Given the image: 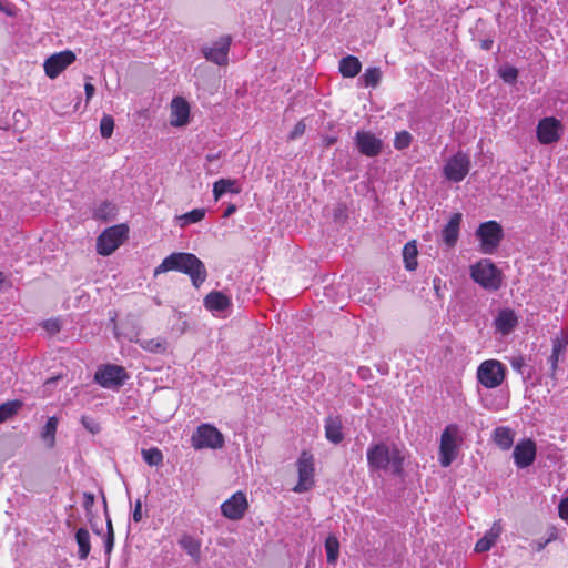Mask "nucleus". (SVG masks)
I'll list each match as a JSON object with an SVG mask.
<instances>
[{"label": "nucleus", "instance_id": "nucleus-1", "mask_svg": "<svg viewBox=\"0 0 568 568\" xmlns=\"http://www.w3.org/2000/svg\"><path fill=\"white\" fill-rule=\"evenodd\" d=\"M403 460L398 448L390 449L384 443L374 444L367 449V464L372 470H386L390 467L393 474L399 475L403 470Z\"/></svg>", "mask_w": 568, "mask_h": 568}, {"label": "nucleus", "instance_id": "nucleus-2", "mask_svg": "<svg viewBox=\"0 0 568 568\" xmlns=\"http://www.w3.org/2000/svg\"><path fill=\"white\" fill-rule=\"evenodd\" d=\"M129 227L126 224H118L105 229L97 239V251L100 255L112 254L126 239Z\"/></svg>", "mask_w": 568, "mask_h": 568}, {"label": "nucleus", "instance_id": "nucleus-3", "mask_svg": "<svg viewBox=\"0 0 568 568\" xmlns=\"http://www.w3.org/2000/svg\"><path fill=\"white\" fill-rule=\"evenodd\" d=\"M470 275L476 283L486 290L496 291L500 287V272L489 260H483L473 265Z\"/></svg>", "mask_w": 568, "mask_h": 568}, {"label": "nucleus", "instance_id": "nucleus-4", "mask_svg": "<svg viewBox=\"0 0 568 568\" xmlns=\"http://www.w3.org/2000/svg\"><path fill=\"white\" fill-rule=\"evenodd\" d=\"M476 375L485 388H496L505 381L506 367L497 359H487L478 366Z\"/></svg>", "mask_w": 568, "mask_h": 568}, {"label": "nucleus", "instance_id": "nucleus-5", "mask_svg": "<svg viewBox=\"0 0 568 568\" xmlns=\"http://www.w3.org/2000/svg\"><path fill=\"white\" fill-rule=\"evenodd\" d=\"M476 236L480 241L481 252L493 254L503 239V227L496 221H488L479 225Z\"/></svg>", "mask_w": 568, "mask_h": 568}, {"label": "nucleus", "instance_id": "nucleus-6", "mask_svg": "<svg viewBox=\"0 0 568 568\" xmlns=\"http://www.w3.org/2000/svg\"><path fill=\"white\" fill-rule=\"evenodd\" d=\"M224 445V436L214 426L210 424H202L196 428V432L192 436V446L195 449L222 448Z\"/></svg>", "mask_w": 568, "mask_h": 568}, {"label": "nucleus", "instance_id": "nucleus-7", "mask_svg": "<svg viewBox=\"0 0 568 568\" xmlns=\"http://www.w3.org/2000/svg\"><path fill=\"white\" fill-rule=\"evenodd\" d=\"M298 483L293 491L302 494L308 491L314 486V463L313 456L303 452L297 460Z\"/></svg>", "mask_w": 568, "mask_h": 568}, {"label": "nucleus", "instance_id": "nucleus-8", "mask_svg": "<svg viewBox=\"0 0 568 568\" xmlns=\"http://www.w3.org/2000/svg\"><path fill=\"white\" fill-rule=\"evenodd\" d=\"M470 169V160L468 155L457 152L446 162L444 166V175L447 180L458 183L463 181Z\"/></svg>", "mask_w": 568, "mask_h": 568}, {"label": "nucleus", "instance_id": "nucleus-9", "mask_svg": "<svg viewBox=\"0 0 568 568\" xmlns=\"http://www.w3.org/2000/svg\"><path fill=\"white\" fill-rule=\"evenodd\" d=\"M194 254L192 253H172L166 256L162 263L154 270V275L165 273L169 271H178L186 274L190 271V266L193 265Z\"/></svg>", "mask_w": 568, "mask_h": 568}, {"label": "nucleus", "instance_id": "nucleus-10", "mask_svg": "<svg viewBox=\"0 0 568 568\" xmlns=\"http://www.w3.org/2000/svg\"><path fill=\"white\" fill-rule=\"evenodd\" d=\"M126 378V372L122 366L110 364L99 368L94 375L95 382L106 388L121 386Z\"/></svg>", "mask_w": 568, "mask_h": 568}, {"label": "nucleus", "instance_id": "nucleus-11", "mask_svg": "<svg viewBox=\"0 0 568 568\" xmlns=\"http://www.w3.org/2000/svg\"><path fill=\"white\" fill-rule=\"evenodd\" d=\"M247 509L248 503L246 495L242 491H236L221 505L222 515L230 520L242 519Z\"/></svg>", "mask_w": 568, "mask_h": 568}, {"label": "nucleus", "instance_id": "nucleus-12", "mask_svg": "<svg viewBox=\"0 0 568 568\" xmlns=\"http://www.w3.org/2000/svg\"><path fill=\"white\" fill-rule=\"evenodd\" d=\"M457 427L449 425L442 433L439 445V462L443 467H448L456 458V440L455 436Z\"/></svg>", "mask_w": 568, "mask_h": 568}, {"label": "nucleus", "instance_id": "nucleus-13", "mask_svg": "<svg viewBox=\"0 0 568 568\" xmlns=\"http://www.w3.org/2000/svg\"><path fill=\"white\" fill-rule=\"evenodd\" d=\"M75 61V54L71 50H65L50 55L43 64L45 74L50 79H55L62 71Z\"/></svg>", "mask_w": 568, "mask_h": 568}, {"label": "nucleus", "instance_id": "nucleus-14", "mask_svg": "<svg viewBox=\"0 0 568 568\" xmlns=\"http://www.w3.org/2000/svg\"><path fill=\"white\" fill-rule=\"evenodd\" d=\"M231 42L232 38L230 36H223L211 47H203L202 53L206 60L212 61L219 65H225L227 63V54Z\"/></svg>", "mask_w": 568, "mask_h": 568}, {"label": "nucleus", "instance_id": "nucleus-15", "mask_svg": "<svg viewBox=\"0 0 568 568\" xmlns=\"http://www.w3.org/2000/svg\"><path fill=\"white\" fill-rule=\"evenodd\" d=\"M561 123L555 118H545L537 125V138L541 144H551L560 139Z\"/></svg>", "mask_w": 568, "mask_h": 568}, {"label": "nucleus", "instance_id": "nucleus-16", "mask_svg": "<svg viewBox=\"0 0 568 568\" xmlns=\"http://www.w3.org/2000/svg\"><path fill=\"white\" fill-rule=\"evenodd\" d=\"M537 447L534 440L525 439L518 443L513 452V457L518 468L530 466L536 458Z\"/></svg>", "mask_w": 568, "mask_h": 568}, {"label": "nucleus", "instance_id": "nucleus-17", "mask_svg": "<svg viewBox=\"0 0 568 568\" xmlns=\"http://www.w3.org/2000/svg\"><path fill=\"white\" fill-rule=\"evenodd\" d=\"M358 151L366 156H376L382 151V141L369 131H358L355 136Z\"/></svg>", "mask_w": 568, "mask_h": 568}, {"label": "nucleus", "instance_id": "nucleus-18", "mask_svg": "<svg viewBox=\"0 0 568 568\" xmlns=\"http://www.w3.org/2000/svg\"><path fill=\"white\" fill-rule=\"evenodd\" d=\"M190 105L184 98L176 97L171 102V125L183 126L187 124Z\"/></svg>", "mask_w": 568, "mask_h": 568}, {"label": "nucleus", "instance_id": "nucleus-19", "mask_svg": "<svg viewBox=\"0 0 568 568\" xmlns=\"http://www.w3.org/2000/svg\"><path fill=\"white\" fill-rule=\"evenodd\" d=\"M494 325L497 332L508 335L518 325V317L513 310L504 308L495 317Z\"/></svg>", "mask_w": 568, "mask_h": 568}, {"label": "nucleus", "instance_id": "nucleus-20", "mask_svg": "<svg viewBox=\"0 0 568 568\" xmlns=\"http://www.w3.org/2000/svg\"><path fill=\"white\" fill-rule=\"evenodd\" d=\"M462 219V213H454L442 232L443 241L448 247L455 246L458 240Z\"/></svg>", "mask_w": 568, "mask_h": 568}, {"label": "nucleus", "instance_id": "nucleus-21", "mask_svg": "<svg viewBox=\"0 0 568 568\" xmlns=\"http://www.w3.org/2000/svg\"><path fill=\"white\" fill-rule=\"evenodd\" d=\"M503 531V527L500 520H497L493 524L490 529L485 534L483 538H480L475 545L476 552H485L488 551L496 542L498 537Z\"/></svg>", "mask_w": 568, "mask_h": 568}, {"label": "nucleus", "instance_id": "nucleus-22", "mask_svg": "<svg viewBox=\"0 0 568 568\" xmlns=\"http://www.w3.org/2000/svg\"><path fill=\"white\" fill-rule=\"evenodd\" d=\"M343 425L339 416H328L325 419V437L333 444H339L344 439Z\"/></svg>", "mask_w": 568, "mask_h": 568}, {"label": "nucleus", "instance_id": "nucleus-23", "mask_svg": "<svg viewBox=\"0 0 568 568\" xmlns=\"http://www.w3.org/2000/svg\"><path fill=\"white\" fill-rule=\"evenodd\" d=\"M567 345H568V333H566L565 331H560V333L557 334L552 338V352L549 357L552 376L555 375V372L557 369L559 355L566 349Z\"/></svg>", "mask_w": 568, "mask_h": 568}, {"label": "nucleus", "instance_id": "nucleus-24", "mask_svg": "<svg viewBox=\"0 0 568 568\" xmlns=\"http://www.w3.org/2000/svg\"><path fill=\"white\" fill-rule=\"evenodd\" d=\"M230 298L219 291L209 293L204 298V305L207 310L213 312L225 311L230 306Z\"/></svg>", "mask_w": 568, "mask_h": 568}, {"label": "nucleus", "instance_id": "nucleus-25", "mask_svg": "<svg viewBox=\"0 0 568 568\" xmlns=\"http://www.w3.org/2000/svg\"><path fill=\"white\" fill-rule=\"evenodd\" d=\"M180 547L190 556L195 562L201 560V542L191 535L184 534L179 539Z\"/></svg>", "mask_w": 568, "mask_h": 568}, {"label": "nucleus", "instance_id": "nucleus-26", "mask_svg": "<svg viewBox=\"0 0 568 568\" xmlns=\"http://www.w3.org/2000/svg\"><path fill=\"white\" fill-rule=\"evenodd\" d=\"M186 275L190 276L194 287L199 288L206 280L207 272L204 263L195 255L193 258V265L190 266Z\"/></svg>", "mask_w": 568, "mask_h": 568}, {"label": "nucleus", "instance_id": "nucleus-27", "mask_svg": "<svg viewBox=\"0 0 568 568\" xmlns=\"http://www.w3.org/2000/svg\"><path fill=\"white\" fill-rule=\"evenodd\" d=\"M362 69V63L358 58L354 55H347L342 58L339 61V72L345 78H354L356 77Z\"/></svg>", "mask_w": 568, "mask_h": 568}, {"label": "nucleus", "instance_id": "nucleus-28", "mask_svg": "<svg viewBox=\"0 0 568 568\" xmlns=\"http://www.w3.org/2000/svg\"><path fill=\"white\" fill-rule=\"evenodd\" d=\"M116 213V205L110 201H104L93 210L92 217L99 221L109 222L115 219Z\"/></svg>", "mask_w": 568, "mask_h": 568}, {"label": "nucleus", "instance_id": "nucleus-29", "mask_svg": "<svg viewBox=\"0 0 568 568\" xmlns=\"http://www.w3.org/2000/svg\"><path fill=\"white\" fill-rule=\"evenodd\" d=\"M75 540L79 547V558L81 560L87 559L91 550L89 531L85 528H79L75 532Z\"/></svg>", "mask_w": 568, "mask_h": 568}, {"label": "nucleus", "instance_id": "nucleus-30", "mask_svg": "<svg viewBox=\"0 0 568 568\" xmlns=\"http://www.w3.org/2000/svg\"><path fill=\"white\" fill-rule=\"evenodd\" d=\"M417 255H418V251H417V246L415 244V242H408L404 245V248H403V260H404V263H405V268L407 271H415L418 263H417Z\"/></svg>", "mask_w": 568, "mask_h": 568}, {"label": "nucleus", "instance_id": "nucleus-31", "mask_svg": "<svg viewBox=\"0 0 568 568\" xmlns=\"http://www.w3.org/2000/svg\"><path fill=\"white\" fill-rule=\"evenodd\" d=\"M236 181L230 179H220L213 184V195L215 201L220 200V197L226 192L239 193L240 190L235 189Z\"/></svg>", "mask_w": 568, "mask_h": 568}, {"label": "nucleus", "instance_id": "nucleus-32", "mask_svg": "<svg viewBox=\"0 0 568 568\" xmlns=\"http://www.w3.org/2000/svg\"><path fill=\"white\" fill-rule=\"evenodd\" d=\"M494 440L501 449H509L514 443V437L510 428L497 427L494 432Z\"/></svg>", "mask_w": 568, "mask_h": 568}, {"label": "nucleus", "instance_id": "nucleus-33", "mask_svg": "<svg viewBox=\"0 0 568 568\" xmlns=\"http://www.w3.org/2000/svg\"><path fill=\"white\" fill-rule=\"evenodd\" d=\"M58 423L59 420L55 416L49 417L41 433V437L48 443L50 448L53 447L55 443Z\"/></svg>", "mask_w": 568, "mask_h": 568}, {"label": "nucleus", "instance_id": "nucleus-34", "mask_svg": "<svg viewBox=\"0 0 568 568\" xmlns=\"http://www.w3.org/2000/svg\"><path fill=\"white\" fill-rule=\"evenodd\" d=\"M141 454H142L143 460L151 467H153V466L158 467V466L162 465V463H163V454L156 447L149 448V449H142Z\"/></svg>", "mask_w": 568, "mask_h": 568}, {"label": "nucleus", "instance_id": "nucleus-35", "mask_svg": "<svg viewBox=\"0 0 568 568\" xmlns=\"http://www.w3.org/2000/svg\"><path fill=\"white\" fill-rule=\"evenodd\" d=\"M325 550L328 564H335L339 554V542L335 536H328L325 540Z\"/></svg>", "mask_w": 568, "mask_h": 568}, {"label": "nucleus", "instance_id": "nucleus-36", "mask_svg": "<svg viewBox=\"0 0 568 568\" xmlns=\"http://www.w3.org/2000/svg\"><path fill=\"white\" fill-rule=\"evenodd\" d=\"M382 79V72L379 68L373 67L366 69L364 74L361 77V80L364 82L365 87L375 88L379 84Z\"/></svg>", "mask_w": 568, "mask_h": 568}, {"label": "nucleus", "instance_id": "nucleus-37", "mask_svg": "<svg viewBox=\"0 0 568 568\" xmlns=\"http://www.w3.org/2000/svg\"><path fill=\"white\" fill-rule=\"evenodd\" d=\"M22 403L19 400L7 402L0 405V424L12 417L21 408Z\"/></svg>", "mask_w": 568, "mask_h": 568}, {"label": "nucleus", "instance_id": "nucleus-38", "mask_svg": "<svg viewBox=\"0 0 568 568\" xmlns=\"http://www.w3.org/2000/svg\"><path fill=\"white\" fill-rule=\"evenodd\" d=\"M114 130V119L110 114H104L100 121V133L104 139L112 136Z\"/></svg>", "mask_w": 568, "mask_h": 568}, {"label": "nucleus", "instance_id": "nucleus-39", "mask_svg": "<svg viewBox=\"0 0 568 568\" xmlns=\"http://www.w3.org/2000/svg\"><path fill=\"white\" fill-rule=\"evenodd\" d=\"M205 216V210L204 209H194L183 215L180 216V220L183 221V225L190 224V223H196L203 220Z\"/></svg>", "mask_w": 568, "mask_h": 568}, {"label": "nucleus", "instance_id": "nucleus-40", "mask_svg": "<svg viewBox=\"0 0 568 568\" xmlns=\"http://www.w3.org/2000/svg\"><path fill=\"white\" fill-rule=\"evenodd\" d=\"M412 142V135L407 131H403L396 134L394 146L397 150H404L409 146Z\"/></svg>", "mask_w": 568, "mask_h": 568}, {"label": "nucleus", "instance_id": "nucleus-41", "mask_svg": "<svg viewBox=\"0 0 568 568\" xmlns=\"http://www.w3.org/2000/svg\"><path fill=\"white\" fill-rule=\"evenodd\" d=\"M81 424L91 434H98L101 429L99 423L94 418L89 416H82Z\"/></svg>", "mask_w": 568, "mask_h": 568}, {"label": "nucleus", "instance_id": "nucleus-42", "mask_svg": "<svg viewBox=\"0 0 568 568\" xmlns=\"http://www.w3.org/2000/svg\"><path fill=\"white\" fill-rule=\"evenodd\" d=\"M500 77L504 79L507 83H513L516 81L518 77V70L514 67H508L501 70Z\"/></svg>", "mask_w": 568, "mask_h": 568}, {"label": "nucleus", "instance_id": "nucleus-43", "mask_svg": "<svg viewBox=\"0 0 568 568\" xmlns=\"http://www.w3.org/2000/svg\"><path fill=\"white\" fill-rule=\"evenodd\" d=\"M306 125L304 121H298L293 130L288 134L290 140H296L297 138L302 136L305 133Z\"/></svg>", "mask_w": 568, "mask_h": 568}, {"label": "nucleus", "instance_id": "nucleus-44", "mask_svg": "<svg viewBox=\"0 0 568 568\" xmlns=\"http://www.w3.org/2000/svg\"><path fill=\"white\" fill-rule=\"evenodd\" d=\"M114 547V531L106 532L105 539H104V548H105V555L106 560H110V555L112 552V549Z\"/></svg>", "mask_w": 568, "mask_h": 568}, {"label": "nucleus", "instance_id": "nucleus-45", "mask_svg": "<svg viewBox=\"0 0 568 568\" xmlns=\"http://www.w3.org/2000/svg\"><path fill=\"white\" fill-rule=\"evenodd\" d=\"M94 505V495L92 493H83V507L89 515L92 510V507Z\"/></svg>", "mask_w": 568, "mask_h": 568}, {"label": "nucleus", "instance_id": "nucleus-46", "mask_svg": "<svg viewBox=\"0 0 568 568\" xmlns=\"http://www.w3.org/2000/svg\"><path fill=\"white\" fill-rule=\"evenodd\" d=\"M558 511L561 519L568 520V496L560 501Z\"/></svg>", "mask_w": 568, "mask_h": 568}, {"label": "nucleus", "instance_id": "nucleus-47", "mask_svg": "<svg viewBox=\"0 0 568 568\" xmlns=\"http://www.w3.org/2000/svg\"><path fill=\"white\" fill-rule=\"evenodd\" d=\"M43 327L50 334H55L60 331V324L53 320L45 321Z\"/></svg>", "mask_w": 568, "mask_h": 568}, {"label": "nucleus", "instance_id": "nucleus-48", "mask_svg": "<svg viewBox=\"0 0 568 568\" xmlns=\"http://www.w3.org/2000/svg\"><path fill=\"white\" fill-rule=\"evenodd\" d=\"M132 518L135 523H140L142 520V501L140 499L135 501Z\"/></svg>", "mask_w": 568, "mask_h": 568}, {"label": "nucleus", "instance_id": "nucleus-49", "mask_svg": "<svg viewBox=\"0 0 568 568\" xmlns=\"http://www.w3.org/2000/svg\"><path fill=\"white\" fill-rule=\"evenodd\" d=\"M511 367L521 373L523 367L525 366V361L521 356H516L510 359Z\"/></svg>", "mask_w": 568, "mask_h": 568}, {"label": "nucleus", "instance_id": "nucleus-50", "mask_svg": "<svg viewBox=\"0 0 568 568\" xmlns=\"http://www.w3.org/2000/svg\"><path fill=\"white\" fill-rule=\"evenodd\" d=\"M0 10L3 11L9 17H13L16 14V9L12 4L2 3L1 1H0Z\"/></svg>", "mask_w": 568, "mask_h": 568}, {"label": "nucleus", "instance_id": "nucleus-51", "mask_svg": "<svg viewBox=\"0 0 568 568\" xmlns=\"http://www.w3.org/2000/svg\"><path fill=\"white\" fill-rule=\"evenodd\" d=\"M84 91H85L87 101H89L94 95L95 88L92 83L87 82L84 84Z\"/></svg>", "mask_w": 568, "mask_h": 568}, {"label": "nucleus", "instance_id": "nucleus-52", "mask_svg": "<svg viewBox=\"0 0 568 568\" xmlns=\"http://www.w3.org/2000/svg\"><path fill=\"white\" fill-rule=\"evenodd\" d=\"M236 212V205L235 204H230L224 214H223V217H230L232 214H234Z\"/></svg>", "mask_w": 568, "mask_h": 568}, {"label": "nucleus", "instance_id": "nucleus-53", "mask_svg": "<svg viewBox=\"0 0 568 568\" xmlns=\"http://www.w3.org/2000/svg\"><path fill=\"white\" fill-rule=\"evenodd\" d=\"M59 379H60V376H54V377L48 378V379L44 382V387H45V388H50V387H51L52 385H54Z\"/></svg>", "mask_w": 568, "mask_h": 568}, {"label": "nucleus", "instance_id": "nucleus-54", "mask_svg": "<svg viewBox=\"0 0 568 568\" xmlns=\"http://www.w3.org/2000/svg\"><path fill=\"white\" fill-rule=\"evenodd\" d=\"M549 530H550L549 531V537L546 539V541L548 544L551 542L552 540L557 539V530H556V528L551 527Z\"/></svg>", "mask_w": 568, "mask_h": 568}, {"label": "nucleus", "instance_id": "nucleus-55", "mask_svg": "<svg viewBox=\"0 0 568 568\" xmlns=\"http://www.w3.org/2000/svg\"><path fill=\"white\" fill-rule=\"evenodd\" d=\"M440 283H442V280L439 277H435L433 281V286H434V290H435L437 296H439Z\"/></svg>", "mask_w": 568, "mask_h": 568}, {"label": "nucleus", "instance_id": "nucleus-56", "mask_svg": "<svg viewBox=\"0 0 568 568\" xmlns=\"http://www.w3.org/2000/svg\"><path fill=\"white\" fill-rule=\"evenodd\" d=\"M547 545H548V542L546 540L545 541H537L535 544V550L536 551H541Z\"/></svg>", "mask_w": 568, "mask_h": 568}, {"label": "nucleus", "instance_id": "nucleus-57", "mask_svg": "<svg viewBox=\"0 0 568 568\" xmlns=\"http://www.w3.org/2000/svg\"><path fill=\"white\" fill-rule=\"evenodd\" d=\"M493 45V40H484L481 42V48L485 50H489Z\"/></svg>", "mask_w": 568, "mask_h": 568}, {"label": "nucleus", "instance_id": "nucleus-58", "mask_svg": "<svg viewBox=\"0 0 568 568\" xmlns=\"http://www.w3.org/2000/svg\"><path fill=\"white\" fill-rule=\"evenodd\" d=\"M113 531V526L111 519L106 518V532Z\"/></svg>", "mask_w": 568, "mask_h": 568}, {"label": "nucleus", "instance_id": "nucleus-59", "mask_svg": "<svg viewBox=\"0 0 568 568\" xmlns=\"http://www.w3.org/2000/svg\"><path fill=\"white\" fill-rule=\"evenodd\" d=\"M335 142H336V139H335V138H327V139H326V144H327V145H331V144H333V143H335Z\"/></svg>", "mask_w": 568, "mask_h": 568}, {"label": "nucleus", "instance_id": "nucleus-60", "mask_svg": "<svg viewBox=\"0 0 568 568\" xmlns=\"http://www.w3.org/2000/svg\"><path fill=\"white\" fill-rule=\"evenodd\" d=\"M342 212H343L342 207H337L334 213L335 217L337 219L342 214Z\"/></svg>", "mask_w": 568, "mask_h": 568}, {"label": "nucleus", "instance_id": "nucleus-61", "mask_svg": "<svg viewBox=\"0 0 568 568\" xmlns=\"http://www.w3.org/2000/svg\"><path fill=\"white\" fill-rule=\"evenodd\" d=\"M4 275L2 272H0V285L4 282Z\"/></svg>", "mask_w": 568, "mask_h": 568}]
</instances>
